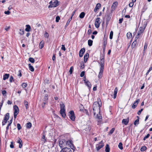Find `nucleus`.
Instances as JSON below:
<instances>
[{"mask_svg": "<svg viewBox=\"0 0 152 152\" xmlns=\"http://www.w3.org/2000/svg\"><path fill=\"white\" fill-rule=\"evenodd\" d=\"M100 60V70L98 75V77L99 78H101L102 77L104 71V56L101 57Z\"/></svg>", "mask_w": 152, "mask_h": 152, "instance_id": "f257e3e1", "label": "nucleus"}, {"mask_svg": "<svg viewBox=\"0 0 152 152\" xmlns=\"http://www.w3.org/2000/svg\"><path fill=\"white\" fill-rule=\"evenodd\" d=\"M99 103L97 102H95L93 106V108L94 110V114L95 115L96 112H99L100 111V107H101Z\"/></svg>", "mask_w": 152, "mask_h": 152, "instance_id": "f03ea898", "label": "nucleus"}, {"mask_svg": "<svg viewBox=\"0 0 152 152\" xmlns=\"http://www.w3.org/2000/svg\"><path fill=\"white\" fill-rule=\"evenodd\" d=\"M66 141L64 139L60 140L59 142V145L61 148H63L66 146Z\"/></svg>", "mask_w": 152, "mask_h": 152, "instance_id": "7ed1b4c3", "label": "nucleus"}, {"mask_svg": "<svg viewBox=\"0 0 152 152\" xmlns=\"http://www.w3.org/2000/svg\"><path fill=\"white\" fill-rule=\"evenodd\" d=\"M104 146V144L103 140L101 141L100 142L96 145V150L98 151L100 149Z\"/></svg>", "mask_w": 152, "mask_h": 152, "instance_id": "20e7f679", "label": "nucleus"}, {"mask_svg": "<svg viewBox=\"0 0 152 152\" xmlns=\"http://www.w3.org/2000/svg\"><path fill=\"white\" fill-rule=\"evenodd\" d=\"M66 145H68L70 147L71 149L73 150V151H75V148L74 147L73 144L72 143V140H69L66 141Z\"/></svg>", "mask_w": 152, "mask_h": 152, "instance_id": "39448f33", "label": "nucleus"}, {"mask_svg": "<svg viewBox=\"0 0 152 152\" xmlns=\"http://www.w3.org/2000/svg\"><path fill=\"white\" fill-rule=\"evenodd\" d=\"M69 117L70 118L72 121H74L75 120V117L74 111L73 110L70 111L69 112Z\"/></svg>", "mask_w": 152, "mask_h": 152, "instance_id": "423d86ee", "label": "nucleus"}, {"mask_svg": "<svg viewBox=\"0 0 152 152\" xmlns=\"http://www.w3.org/2000/svg\"><path fill=\"white\" fill-rule=\"evenodd\" d=\"M100 18H97L96 19L95 23V27L98 28H99V26L100 24L101 23V21H100Z\"/></svg>", "mask_w": 152, "mask_h": 152, "instance_id": "0eeeda50", "label": "nucleus"}, {"mask_svg": "<svg viewBox=\"0 0 152 152\" xmlns=\"http://www.w3.org/2000/svg\"><path fill=\"white\" fill-rule=\"evenodd\" d=\"M60 152H72V151L69 148L64 147L62 149Z\"/></svg>", "mask_w": 152, "mask_h": 152, "instance_id": "6e6552de", "label": "nucleus"}, {"mask_svg": "<svg viewBox=\"0 0 152 152\" xmlns=\"http://www.w3.org/2000/svg\"><path fill=\"white\" fill-rule=\"evenodd\" d=\"M140 101V100L139 99H137L134 102V103L132 105V108L133 109L135 108L136 107L137 104Z\"/></svg>", "mask_w": 152, "mask_h": 152, "instance_id": "1a4fd4ad", "label": "nucleus"}, {"mask_svg": "<svg viewBox=\"0 0 152 152\" xmlns=\"http://www.w3.org/2000/svg\"><path fill=\"white\" fill-rule=\"evenodd\" d=\"M85 83L86 85L88 87V88L90 89L91 87V84L90 83L88 80H84Z\"/></svg>", "mask_w": 152, "mask_h": 152, "instance_id": "9d476101", "label": "nucleus"}, {"mask_svg": "<svg viewBox=\"0 0 152 152\" xmlns=\"http://www.w3.org/2000/svg\"><path fill=\"white\" fill-rule=\"evenodd\" d=\"M14 113L18 114L19 110L18 106L17 105H15L14 106Z\"/></svg>", "mask_w": 152, "mask_h": 152, "instance_id": "9b49d317", "label": "nucleus"}, {"mask_svg": "<svg viewBox=\"0 0 152 152\" xmlns=\"http://www.w3.org/2000/svg\"><path fill=\"white\" fill-rule=\"evenodd\" d=\"M146 24H145V23H144V25L143 26H141L139 28V30L138 31L139 32L142 33L144 31V30L146 26Z\"/></svg>", "mask_w": 152, "mask_h": 152, "instance_id": "f8f14e48", "label": "nucleus"}, {"mask_svg": "<svg viewBox=\"0 0 152 152\" xmlns=\"http://www.w3.org/2000/svg\"><path fill=\"white\" fill-rule=\"evenodd\" d=\"M111 16L112 14L111 13H109L107 15L106 18V24H108L109 21L111 19Z\"/></svg>", "mask_w": 152, "mask_h": 152, "instance_id": "ddd939ff", "label": "nucleus"}, {"mask_svg": "<svg viewBox=\"0 0 152 152\" xmlns=\"http://www.w3.org/2000/svg\"><path fill=\"white\" fill-rule=\"evenodd\" d=\"M85 48L81 49L79 52V56L80 57H82L83 55V54L85 52Z\"/></svg>", "mask_w": 152, "mask_h": 152, "instance_id": "4468645a", "label": "nucleus"}, {"mask_svg": "<svg viewBox=\"0 0 152 152\" xmlns=\"http://www.w3.org/2000/svg\"><path fill=\"white\" fill-rule=\"evenodd\" d=\"M129 121V118L126 119H123L122 120V123L125 125H126L128 124Z\"/></svg>", "mask_w": 152, "mask_h": 152, "instance_id": "2eb2a0df", "label": "nucleus"}, {"mask_svg": "<svg viewBox=\"0 0 152 152\" xmlns=\"http://www.w3.org/2000/svg\"><path fill=\"white\" fill-rule=\"evenodd\" d=\"M17 142L19 144V148H21L22 147L23 144L22 143V141L20 138H18V140L17 141Z\"/></svg>", "mask_w": 152, "mask_h": 152, "instance_id": "dca6fc26", "label": "nucleus"}, {"mask_svg": "<svg viewBox=\"0 0 152 152\" xmlns=\"http://www.w3.org/2000/svg\"><path fill=\"white\" fill-rule=\"evenodd\" d=\"M89 54L88 53H86L85 55L84 56V62L85 63H86L87 60L88 58L89 57Z\"/></svg>", "mask_w": 152, "mask_h": 152, "instance_id": "f3484780", "label": "nucleus"}, {"mask_svg": "<svg viewBox=\"0 0 152 152\" xmlns=\"http://www.w3.org/2000/svg\"><path fill=\"white\" fill-rule=\"evenodd\" d=\"M101 7V4L100 3L97 4L94 9V11L96 12Z\"/></svg>", "mask_w": 152, "mask_h": 152, "instance_id": "a211bd4d", "label": "nucleus"}, {"mask_svg": "<svg viewBox=\"0 0 152 152\" xmlns=\"http://www.w3.org/2000/svg\"><path fill=\"white\" fill-rule=\"evenodd\" d=\"M118 5V2L117 1H115L114 2L113 4H112V7H111V8L113 9H115L116 8V7L117 6V5Z\"/></svg>", "mask_w": 152, "mask_h": 152, "instance_id": "6ab92c4d", "label": "nucleus"}, {"mask_svg": "<svg viewBox=\"0 0 152 152\" xmlns=\"http://www.w3.org/2000/svg\"><path fill=\"white\" fill-rule=\"evenodd\" d=\"M60 110L63 111V110H65V106L64 104L63 103L60 104Z\"/></svg>", "mask_w": 152, "mask_h": 152, "instance_id": "aec40b11", "label": "nucleus"}, {"mask_svg": "<svg viewBox=\"0 0 152 152\" xmlns=\"http://www.w3.org/2000/svg\"><path fill=\"white\" fill-rule=\"evenodd\" d=\"M59 5L58 1V0H55L54 2H53V5L54 7H56Z\"/></svg>", "mask_w": 152, "mask_h": 152, "instance_id": "412c9836", "label": "nucleus"}, {"mask_svg": "<svg viewBox=\"0 0 152 152\" xmlns=\"http://www.w3.org/2000/svg\"><path fill=\"white\" fill-rule=\"evenodd\" d=\"M9 113H7L5 115V117L4 119V120H5L7 121L9 119Z\"/></svg>", "mask_w": 152, "mask_h": 152, "instance_id": "4be33fe9", "label": "nucleus"}, {"mask_svg": "<svg viewBox=\"0 0 152 152\" xmlns=\"http://www.w3.org/2000/svg\"><path fill=\"white\" fill-rule=\"evenodd\" d=\"M60 114L62 116V117H63V118H65L66 115V114L65 113V111L63 110V111H62L60 110Z\"/></svg>", "mask_w": 152, "mask_h": 152, "instance_id": "5701e85b", "label": "nucleus"}, {"mask_svg": "<svg viewBox=\"0 0 152 152\" xmlns=\"http://www.w3.org/2000/svg\"><path fill=\"white\" fill-rule=\"evenodd\" d=\"M118 89L117 88H116L114 90V94L113 95V98L114 99L116 98L117 96V94L118 92Z\"/></svg>", "mask_w": 152, "mask_h": 152, "instance_id": "b1692460", "label": "nucleus"}, {"mask_svg": "<svg viewBox=\"0 0 152 152\" xmlns=\"http://www.w3.org/2000/svg\"><path fill=\"white\" fill-rule=\"evenodd\" d=\"M96 117L99 120L102 119V117L100 113V111L99 112L98 114H96Z\"/></svg>", "mask_w": 152, "mask_h": 152, "instance_id": "393cba45", "label": "nucleus"}, {"mask_svg": "<svg viewBox=\"0 0 152 152\" xmlns=\"http://www.w3.org/2000/svg\"><path fill=\"white\" fill-rule=\"evenodd\" d=\"M10 75L9 74H6L3 76V79L4 80H5L8 78Z\"/></svg>", "mask_w": 152, "mask_h": 152, "instance_id": "a878e982", "label": "nucleus"}, {"mask_svg": "<svg viewBox=\"0 0 152 152\" xmlns=\"http://www.w3.org/2000/svg\"><path fill=\"white\" fill-rule=\"evenodd\" d=\"M29 66V69L31 72H33L34 71V69L33 67L31 65V64H28Z\"/></svg>", "mask_w": 152, "mask_h": 152, "instance_id": "bb28decb", "label": "nucleus"}, {"mask_svg": "<svg viewBox=\"0 0 152 152\" xmlns=\"http://www.w3.org/2000/svg\"><path fill=\"white\" fill-rule=\"evenodd\" d=\"M106 152H110V148L108 144H107L105 146V150Z\"/></svg>", "mask_w": 152, "mask_h": 152, "instance_id": "cd10ccee", "label": "nucleus"}, {"mask_svg": "<svg viewBox=\"0 0 152 152\" xmlns=\"http://www.w3.org/2000/svg\"><path fill=\"white\" fill-rule=\"evenodd\" d=\"M26 26V27L25 29V31L27 32L29 31L31 29L30 26L28 25H27Z\"/></svg>", "mask_w": 152, "mask_h": 152, "instance_id": "c85d7f7f", "label": "nucleus"}, {"mask_svg": "<svg viewBox=\"0 0 152 152\" xmlns=\"http://www.w3.org/2000/svg\"><path fill=\"white\" fill-rule=\"evenodd\" d=\"M137 44V41L136 40L134 41L133 42L132 45V48H134L135 47L136 44Z\"/></svg>", "mask_w": 152, "mask_h": 152, "instance_id": "c756f323", "label": "nucleus"}, {"mask_svg": "<svg viewBox=\"0 0 152 152\" xmlns=\"http://www.w3.org/2000/svg\"><path fill=\"white\" fill-rule=\"evenodd\" d=\"M85 15V13L84 12H83L81 13L79 15V17L81 18H83Z\"/></svg>", "mask_w": 152, "mask_h": 152, "instance_id": "7c9ffc66", "label": "nucleus"}, {"mask_svg": "<svg viewBox=\"0 0 152 152\" xmlns=\"http://www.w3.org/2000/svg\"><path fill=\"white\" fill-rule=\"evenodd\" d=\"M31 124L30 122H28L26 124L27 128L30 129L31 127Z\"/></svg>", "mask_w": 152, "mask_h": 152, "instance_id": "2f4dec72", "label": "nucleus"}, {"mask_svg": "<svg viewBox=\"0 0 152 152\" xmlns=\"http://www.w3.org/2000/svg\"><path fill=\"white\" fill-rule=\"evenodd\" d=\"M44 42L43 41H41L39 45V48L40 49H42L44 46Z\"/></svg>", "mask_w": 152, "mask_h": 152, "instance_id": "473e14b6", "label": "nucleus"}, {"mask_svg": "<svg viewBox=\"0 0 152 152\" xmlns=\"http://www.w3.org/2000/svg\"><path fill=\"white\" fill-rule=\"evenodd\" d=\"M92 43H93V41L91 40V39H89V40H88V45L90 46H91L92 45Z\"/></svg>", "mask_w": 152, "mask_h": 152, "instance_id": "72a5a7b5", "label": "nucleus"}, {"mask_svg": "<svg viewBox=\"0 0 152 152\" xmlns=\"http://www.w3.org/2000/svg\"><path fill=\"white\" fill-rule=\"evenodd\" d=\"M24 105L25 106L26 108V109H27L28 108V102L27 101H24Z\"/></svg>", "mask_w": 152, "mask_h": 152, "instance_id": "f704fd0d", "label": "nucleus"}, {"mask_svg": "<svg viewBox=\"0 0 152 152\" xmlns=\"http://www.w3.org/2000/svg\"><path fill=\"white\" fill-rule=\"evenodd\" d=\"M123 144L121 142H120L118 145V148L121 149L122 150L123 149Z\"/></svg>", "mask_w": 152, "mask_h": 152, "instance_id": "c9c22d12", "label": "nucleus"}, {"mask_svg": "<svg viewBox=\"0 0 152 152\" xmlns=\"http://www.w3.org/2000/svg\"><path fill=\"white\" fill-rule=\"evenodd\" d=\"M9 80H10V83H12V82L14 81L13 77L12 75H11L10 76V79H9Z\"/></svg>", "mask_w": 152, "mask_h": 152, "instance_id": "e433bc0d", "label": "nucleus"}, {"mask_svg": "<svg viewBox=\"0 0 152 152\" xmlns=\"http://www.w3.org/2000/svg\"><path fill=\"white\" fill-rule=\"evenodd\" d=\"M126 36L127 38H129L132 36V34L131 33H127L126 34Z\"/></svg>", "mask_w": 152, "mask_h": 152, "instance_id": "4c0bfd02", "label": "nucleus"}, {"mask_svg": "<svg viewBox=\"0 0 152 152\" xmlns=\"http://www.w3.org/2000/svg\"><path fill=\"white\" fill-rule=\"evenodd\" d=\"M29 61L32 63H34V59L30 57L29 58Z\"/></svg>", "mask_w": 152, "mask_h": 152, "instance_id": "58836bf2", "label": "nucleus"}, {"mask_svg": "<svg viewBox=\"0 0 152 152\" xmlns=\"http://www.w3.org/2000/svg\"><path fill=\"white\" fill-rule=\"evenodd\" d=\"M11 125L10 124H8L6 127V130L5 132L6 134H7L8 133V131L9 128V126Z\"/></svg>", "mask_w": 152, "mask_h": 152, "instance_id": "ea45409f", "label": "nucleus"}, {"mask_svg": "<svg viewBox=\"0 0 152 152\" xmlns=\"http://www.w3.org/2000/svg\"><path fill=\"white\" fill-rule=\"evenodd\" d=\"M72 19V17H71V18H69V19L67 21L66 24L65 26H67L69 25L70 21Z\"/></svg>", "mask_w": 152, "mask_h": 152, "instance_id": "a19ab883", "label": "nucleus"}, {"mask_svg": "<svg viewBox=\"0 0 152 152\" xmlns=\"http://www.w3.org/2000/svg\"><path fill=\"white\" fill-rule=\"evenodd\" d=\"M113 35V31H110V39H112Z\"/></svg>", "mask_w": 152, "mask_h": 152, "instance_id": "79ce46f5", "label": "nucleus"}, {"mask_svg": "<svg viewBox=\"0 0 152 152\" xmlns=\"http://www.w3.org/2000/svg\"><path fill=\"white\" fill-rule=\"evenodd\" d=\"M42 140L43 141L44 143H45L47 141L46 139L45 138V136L44 135L42 137Z\"/></svg>", "mask_w": 152, "mask_h": 152, "instance_id": "37998d69", "label": "nucleus"}, {"mask_svg": "<svg viewBox=\"0 0 152 152\" xmlns=\"http://www.w3.org/2000/svg\"><path fill=\"white\" fill-rule=\"evenodd\" d=\"M147 149V148L145 146H143L141 148V151H145Z\"/></svg>", "mask_w": 152, "mask_h": 152, "instance_id": "c03bdc74", "label": "nucleus"}, {"mask_svg": "<svg viewBox=\"0 0 152 152\" xmlns=\"http://www.w3.org/2000/svg\"><path fill=\"white\" fill-rule=\"evenodd\" d=\"M115 130V129L114 128H113L111 129L110 131L109 132V134H112L114 131Z\"/></svg>", "mask_w": 152, "mask_h": 152, "instance_id": "a18cd8bd", "label": "nucleus"}, {"mask_svg": "<svg viewBox=\"0 0 152 152\" xmlns=\"http://www.w3.org/2000/svg\"><path fill=\"white\" fill-rule=\"evenodd\" d=\"M27 86V84L26 83H23L22 84V86L23 88H26Z\"/></svg>", "mask_w": 152, "mask_h": 152, "instance_id": "49530a36", "label": "nucleus"}, {"mask_svg": "<svg viewBox=\"0 0 152 152\" xmlns=\"http://www.w3.org/2000/svg\"><path fill=\"white\" fill-rule=\"evenodd\" d=\"M19 33L20 35H23L24 33V31L23 29H20Z\"/></svg>", "mask_w": 152, "mask_h": 152, "instance_id": "de8ad7c7", "label": "nucleus"}, {"mask_svg": "<svg viewBox=\"0 0 152 152\" xmlns=\"http://www.w3.org/2000/svg\"><path fill=\"white\" fill-rule=\"evenodd\" d=\"M17 128L18 130H20L21 129V127L20 124H17Z\"/></svg>", "mask_w": 152, "mask_h": 152, "instance_id": "09e8293b", "label": "nucleus"}, {"mask_svg": "<svg viewBox=\"0 0 152 152\" xmlns=\"http://www.w3.org/2000/svg\"><path fill=\"white\" fill-rule=\"evenodd\" d=\"M107 44V40L106 39L104 40L103 45L104 47H105Z\"/></svg>", "mask_w": 152, "mask_h": 152, "instance_id": "8fccbe9b", "label": "nucleus"}, {"mask_svg": "<svg viewBox=\"0 0 152 152\" xmlns=\"http://www.w3.org/2000/svg\"><path fill=\"white\" fill-rule=\"evenodd\" d=\"M60 18L59 16H57L56 18V21L57 22H59V20L60 19Z\"/></svg>", "mask_w": 152, "mask_h": 152, "instance_id": "3c124183", "label": "nucleus"}, {"mask_svg": "<svg viewBox=\"0 0 152 152\" xmlns=\"http://www.w3.org/2000/svg\"><path fill=\"white\" fill-rule=\"evenodd\" d=\"M139 119H137L134 122V125H136L137 124H139Z\"/></svg>", "mask_w": 152, "mask_h": 152, "instance_id": "603ef678", "label": "nucleus"}, {"mask_svg": "<svg viewBox=\"0 0 152 152\" xmlns=\"http://www.w3.org/2000/svg\"><path fill=\"white\" fill-rule=\"evenodd\" d=\"M73 66H71L69 69V72L70 74H72V73L73 70Z\"/></svg>", "mask_w": 152, "mask_h": 152, "instance_id": "864d4df0", "label": "nucleus"}, {"mask_svg": "<svg viewBox=\"0 0 152 152\" xmlns=\"http://www.w3.org/2000/svg\"><path fill=\"white\" fill-rule=\"evenodd\" d=\"M85 72L84 71H83V72H81V74H80V77H83L85 75Z\"/></svg>", "mask_w": 152, "mask_h": 152, "instance_id": "5fc2aeb1", "label": "nucleus"}, {"mask_svg": "<svg viewBox=\"0 0 152 152\" xmlns=\"http://www.w3.org/2000/svg\"><path fill=\"white\" fill-rule=\"evenodd\" d=\"M7 121L6 120H3V121L2 122V125L3 126H4V125H5L7 123Z\"/></svg>", "mask_w": 152, "mask_h": 152, "instance_id": "6e6d98bb", "label": "nucleus"}, {"mask_svg": "<svg viewBox=\"0 0 152 152\" xmlns=\"http://www.w3.org/2000/svg\"><path fill=\"white\" fill-rule=\"evenodd\" d=\"M48 36L49 35L48 33L46 32H45L44 34V37L46 38H48Z\"/></svg>", "mask_w": 152, "mask_h": 152, "instance_id": "4d7b16f0", "label": "nucleus"}, {"mask_svg": "<svg viewBox=\"0 0 152 152\" xmlns=\"http://www.w3.org/2000/svg\"><path fill=\"white\" fill-rule=\"evenodd\" d=\"M10 147L11 148H14V146L13 145V142H11V144L10 145Z\"/></svg>", "mask_w": 152, "mask_h": 152, "instance_id": "13d9d810", "label": "nucleus"}, {"mask_svg": "<svg viewBox=\"0 0 152 152\" xmlns=\"http://www.w3.org/2000/svg\"><path fill=\"white\" fill-rule=\"evenodd\" d=\"M143 110V109L142 108L141 110H139L137 112V113L138 115H140L141 113V112Z\"/></svg>", "mask_w": 152, "mask_h": 152, "instance_id": "bf43d9fd", "label": "nucleus"}, {"mask_svg": "<svg viewBox=\"0 0 152 152\" xmlns=\"http://www.w3.org/2000/svg\"><path fill=\"white\" fill-rule=\"evenodd\" d=\"M61 49L64 51H65L66 50V48L64 45H62V47L61 48Z\"/></svg>", "mask_w": 152, "mask_h": 152, "instance_id": "052dcab7", "label": "nucleus"}, {"mask_svg": "<svg viewBox=\"0 0 152 152\" xmlns=\"http://www.w3.org/2000/svg\"><path fill=\"white\" fill-rule=\"evenodd\" d=\"M134 4L133 2H131L129 3V6L130 7H132L133 5Z\"/></svg>", "mask_w": 152, "mask_h": 152, "instance_id": "680f3d73", "label": "nucleus"}, {"mask_svg": "<svg viewBox=\"0 0 152 152\" xmlns=\"http://www.w3.org/2000/svg\"><path fill=\"white\" fill-rule=\"evenodd\" d=\"M18 76H19L20 77L21 76V73L20 70H19L18 71Z\"/></svg>", "mask_w": 152, "mask_h": 152, "instance_id": "e2e57ef3", "label": "nucleus"}, {"mask_svg": "<svg viewBox=\"0 0 152 152\" xmlns=\"http://www.w3.org/2000/svg\"><path fill=\"white\" fill-rule=\"evenodd\" d=\"M147 47V44L146 43H145V45H144V50H146Z\"/></svg>", "mask_w": 152, "mask_h": 152, "instance_id": "0e129e2a", "label": "nucleus"}, {"mask_svg": "<svg viewBox=\"0 0 152 152\" xmlns=\"http://www.w3.org/2000/svg\"><path fill=\"white\" fill-rule=\"evenodd\" d=\"M4 13L5 14L9 15L10 13V12L9 11H5Z\"/></svg>", "mask_w": 152, "mask_h": 152, "instance_id": "69168bd1", "label": "nucleus"}, {"mask_svg": "<svg viewBox=\"0 0 152 152\" xmlns=\"http://www.w3.org/2000/svg\"><path fill=\"white\" fill-rule=\"evenodd\" d=\"M2 93L3 95L4 96L6 93V91L5 90H3L2 91Z\"/></svg>", "mask_w": 152, "mask_h": 152, "instance_id": "338daca9", "label": "nucleus"}, {"mask_svg": "<svg viewBox=\"0 0 152 152\" xmlns=\"http://www.w3.org/2000/svg\"><path fill=\"white\" fill-rule=\"evenodd\" d=\"M123 20V18L120 19H119V23H122Z\"/></svg>", "mask_w": 152, "mask_h": 152, "instance_id": "774afa93", "label": "nucleus"}]
</instances>
